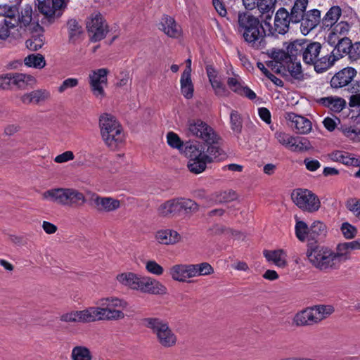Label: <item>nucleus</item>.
I'll return each instance as SVG.
<instances>
[{
    "label": "nucleus",
    "mask_w": 360,
    "mask_h": 360,
    "mask_svg": "<svg viewBox=\"0 0 360 360\" xmlns=\"http://www.w3.org/2000/svg\"><path fill=\"white\" fill-rule=\"evenodd\" d=\"M243 120L241 114L232 110L230 113L231 129L236 134H240L242 132Z\"/></svg>",
    "instance_id": "nucleus-43"
},
{
    "label": "nucleus",
    "mask_w": 360,
    "mask_h": 360,
    "mask_svg": "<svg viewBox=\"0 0 360 360\" xmlns=\"http://www.w3.org/2000/svg\"><path fill=\"white\" fill-rule=\"evenodd\" d=\"M340 229L343 236L347 239H352L354 238L357 233L356 227L351 225L348 222L342 224Z\"/></svg>",
    "instance_id": "nucleus-57"
},
{
    "label": "nucleus",
    "mask_w": 360,
    "mask_h": 360,
    "mask_svg": "<svg viewBox=\"0 0 360 360\" xmlns=\"http://www.w3.org/2000/svg\"><path fill=\"white\" fill-rule=\"evenodd\" d=\"M192 269L194 277L200 276H208L214 273L213 267L207 262L200 264H192Z\"/></svg>",
    "instance_id": "nucleus-47"
},
{
    "label": "nucleus",
    "mask_w": 360,
    "mask_h": 360,
    "mask_svg": "<svg viewBox=\"0 0 360 360\" xmlns=\"http://www.w3.org/2000/svg\"><path fill=\"white\" fill-rule=\"evenodd\" d=\"M284 117L288 122V125L297 134H307L311 130V121L304 116L290 112H285Z\"/></svg>",
    "instance_id": "nucleus-16"
},
{
    "label": "nucleus",
    "mask_w": 360,
    "mask_h": 360,
    "mask_svg": "<svg viewBox=\"0 0 360 360\" xmlns=\"http://www.w3.org/2000/svg\"><path fill=\"white\" fill-rule=\"evenodd\" d=\"M276 0H258L257 8L262 14H267L271 17L275 8Z\"/></svg>",
    "instance_id": "nucleus-50"
},
{
    "label": "nucleus",
    "mask_w": 360,
    "mask_h": 360,
    "mask_svg": "<svg viewBox=\"0 0 360 360\" xmlns=\"http://www.w3.org/2000/svg\"><path fill=\"white\" fill-rule=\"evenodd\" d=\"M160 30L171 38H178L181 34V27L176 23L174 18L165 15L160 22Z\"/></svg>",
    "instance_id": "nucleus-20"
},
{
    "label": "nucleus",
    "mask_w": 360,
    "mask_h": 360,
    "mask_svg": "<svg viewBox=\"0 0 360 360\" xmlns=\"http://www.w3.org/2000/svg\"><path fill=\"white\" fill-rule=\"evenodd\" d=\"M326 233V225L320 221H314L309 227V241L308 243L316 242L321 236H323Z\"/></svg>",
    "instance_id": "nucleus-37"
},
{
    "label": "nucleus",
    "mask_w": 360,
    "mask_h": 360,
    "mask_svg": "<svg viewBox=\"0 0 360 360\" xmlns=\"http://www.w3.org/2000/svg\"><path fill=\"white\" fill-rule=\"evenodd\" d=\"M19 13L20 10L15 4H0V16L4 18L3 20L15 21L18 20Z\"/></svg>",
    "instance_id": "nucleus-36"
},
{
    "label": "nucleus",
    "mask_w": 360,
    "mask_h": 360,
    "mask_svg": "<svg viewBox=\"0 0 360 360\" xmlns=\"http://www.w3.org/2000/svg\"><path fill=\"white\" fill-rule=\"evenodd\" d=\"M346 207L349 210L355 213L360 219V200L349 199L347 201Z\"/></svg>",
    "instance_id": "nucleus-62"
},
{
    "label": "nucleus",
    "mask_w": 360,
    "mask_h": 360,
    "mask_svg": "<svg viewBox=\"0 0 360 360\" xmlns=\"http://www.w3.org/2000/svg\"><path fill=\"white\" fill-rule=\"evenodd\" d=\"M26 46L31 51H37L41 49L44 44V37L43 34L32 36L25 42Z\"/></svg>",
    "instance_id": "nucleus-52"
},
{
    "label": "nucleus",
    "mask_w": 360,
    "mask_h": 360,
    "mask_svg": "<svg viewBox=\"0 0 360 360\" xmlns=\"http://www.w3.org/2000/svg\"><path fill=\"white\" fill-rule=\"evenodd\" d=\"M238 24L239 32L250 46L255 49L266 47L268 30H266L264 22L252 14L243 12L238 13Z\"/></svg>",
    "instance_id": "nucleus-2"
},
{
    "label": "nucleus",
    "mask_w": 360,
    "mask_h": 360,
    "mask_svg": "<svg viewBox=\"0 0 360 360\" xmlns=\"http://www.w3.org/2000/svg\"><path fill=\"white\" fill-rule=\"evenodd\" d=\"M169 274L173 280L179 282L191 283L192 281L187 279L194 277L192 264L174 265L171 267Z\"/></svg>",
    "instance_id": "nucleus-21"
},
{
    "label": "nucleus",
    "mask_w": 360,
    "mask_h": 360,
    "mask_svg": "<svg viewBox=\"0 0 360 360\" xmlns=\"http://www.w3.org/2000/svg\"><path fill=\"white\" fill-rule=\"evenodd\" d=\"M206 148L207 146L205 145L200 146V148L197 145H187L185 148V153L186 155L189 156L191 159L195 158V156H201L203 155H206Z\"/></svg>",
    "instance_id": "nucleus-51"
},
{
    "label": "nucleus",
    "mask_w": 360,
    "mask_h": 360,
    "mask_svg": "<svg viewBox=\"0 0 360 360\" xmlns=\"http://www.w3.org/2000/svg\"><path fill=\"white\" fill-rule=\"evenodd\" d=\"M305 41L295 40L289 43L286 46V52L290 56V60H296V57L302 55Z\"/></svg>",
    "instance_id": "nucleus-42"
},
{
    "label": "nucleus",
    "mask_w": 360,
    "mask_h": 360,
    "mask_svg": "<svg viewBox=\"0 0 360 360\" xmlns=\"http://www.w3.org/2000/svg\"><path fill=\"white\" fill-rule=\"evenodd\" d=\"M13 75V85L18 88H32L36 82L35 78L30 75L14 73Z\"/></svg>",
    "instance_id": "nucleus-35"
},
{
    "label": "nucleus",
    "mask_w": 360,
    "mask_h": 360,
    "mask_svg": "<svg viewBox=\"0 0 360 360\" xmlns=\"http://www.w3.org/2000/svg\"><path fill=\"white\" fill-rule=\"evenodd\" d=\"M329 158L334 162H339L347 166L360 167V158L346 151L335 150L328 154Z\"/></svg>",
    "instance_id": "nucleus-25"
},
{
    "label": "nucleus",
    "mask_w": 360,
    "mask_h": 360,
    "mask_svg": "<svg viewBox=\"0 0 360 360\" xmlns=\"http://www.w3.org/2000/svg\"><path fill=\"white\" fill-rule=\"evenodd\" d=\"M336 60H338L332 53H330V55L321 57L319 59L317 58L313 64L314 70L317 73H321L333 66Z\"/></svg>",
    "instance_id": "nucleus-38"
},
{
    "label": "nucleus",
    "mask_w": 360,
    "mask_h": 360,
    "mask_svg": "<svg viewBox=\"0 0 360 360\" xmlns=\"http://www.w3.org/2000/svg\"><path fill=\"white\" fill-rule=\"evenodd\" d=\"M290 13L284 8H280L276 13L274 26L269 22L264 21V26L268 29V36L277 37L278 34L284 35L289 30Z\"/></svg>",
    "instance_id": "nucleus-11"
},
{
    "label": "nucleus",
    "mask_w": 360,
    "mask_h": 360,
    "mask_svg": "<svg viewBox=\"0 0 360 360\" xmlns=\"http://www.w3.org/2000/svg\"><path fill=\"white\" fill-rule=\"evenodd\" d=\"M338 129L341 131L345 136L352 140L356 139L359 135H360V130L357 131L356 129L351 127L342 125Z\"/></svg>",
    "instance_id": "nucleus-60"
},
{
    "label": "nucleus",
    "mask_w": 360,
    "mask_h": 360,
    "mask_svg": "<svg viewBox=\"0 0 360 360\" xmlns=\"http://www.w3.org/2000/svg\"><path fill=\"white\" fill-rule=\"evenodd\" d=\"M342 14V10L338 6H332L326 13L322 20V25L324 29L331 28L337 24L338 20Z\"/></svg>",
    "instance_id": "nucleus-32"
},
{
    "label": "nucleus",
    "mask_w": 360,
    "mask_h": 360,
    "mask_svg": "<svg viewBox=\"0 0 360 360\" xmlns=\"http://www.w3.org/2000/svg\"><path fill=\"white\" fill-rule=\"evenodd\" d=\"M318 103L330 108L335 112H340L346 105V102L344 99L333 96L321 98L318 100Z\"/></svg>",
    "instance_id": "nucleus-33"
},
{
    "label": "nucleus",
    "mask_w": 360,
    "mask_h": 360,
    "mask_svg": "<svg viewBox=\"0 0 360 360\" xmlns=\"http://www.w3.org/2000/svg\"><path fill=\"white\" fill-rule=\"evenodd\" d=\"M167 141L168 145L173 148L181 149L183 147V141L179 136L173 131H169L167 134Z\"/></svg>",
    "instance_id": "nucleus-56"
},
{
    "label": "nucleus",
    "mask_w": 360,
    "mask_h": 360,
    "mask_svg": "<svg viewBox=\"0 0 360 360\" xmlns=\"http://www.w3.org/2000/svg\"><path fill=\"white\" fill-rule=\"evenodd\" d=\"M351 28L350 25L345 21H340L329 30L330 32L326 37L328 44H334L343 38H347V35Z\"/></svg>",
    "instance_id": "nucleus-22"
},
{
    "label": "nucleus",
    "mask_w": 360,
    "mask_h": 360,
    "mask_svg": "<svg viewBox=\"0 0 360 360\" xmlns=\"http://www.w3.org/2000/svg\"><path fill=\"white\" fill-rule=\"evenodd\" d=\"M139 290L143 293L156 295H164L167 292V289L163 284L159 281L148 276L141 277Z\"/></svg>",
    "instance_id": "nucleus-17"
},
{
    "label": "nucleus",
    "mask_w": 360,
    "mask_h": 360,
    "mask_svg": "<svg viewBox=\"0 0 360 360\" xmlns=\"http://www.w3.org/2000/svg\"><path fill=\"white\" fill-rule=\"evenodd\" d=\"M49 96V91H30L21 96L20 100L26 105L39 104L47 100Z\"/></svg>",
    "instance_id": "nucleus-30"
},
{
    "label": "nucleus",
    "mask_w": 360,
    "mask_h": 360,
    "mask_svg": "<svg viewBox=\"0 0 360 360\" xmlns=\"http://www.w3.org/2000/svg\"><path fill=\"white\" fill-rule=\"evenodd\" d=\"M304 15L305 12L297 9H295V6H293L291 9V13L290 14V19L292 22L297 23L300 22L301 20L303 19Z\"/></svg>",
    "instance_id": "nucleus-63"
},
{
    "label": "nucleus",
    "mask_w": 360,
    "mask_h": 360,
    "mask_svg": "<svg viewBox=\"0 0 360 360\" xmlns=\"http://www.w3.org/2000/svg\"><path fill=\"white\" fill-rule=\"evenodd\" d=\"M206 155L195 156L188 162L187 167L189 171L193 174H198L204 172L207 168V164L218 162L221 160L220 156L224 153L219 152L214 147L206 148Z\"/></svg>",
    "instance_id": "nucleus-10"
},
{
    "label": "nucleus",
    "mask_w": 360,
    "mask_h": 360,
    "mask_svg": "<svg viewBox=\"0 0 360 360\" xmlns=\"http://www.w3.org/2000/svg\"><path fill=\"white\" fill-rule=\"evenodd\" d=\"M227 84L229 88L233 90H251L248 86H245L243 82L240 77L237 75H233V77H229Z\"/></svg>",
    "instance_id": "nucleus-53"
},
{
    "label": "nucleus",
    "mask_w": 360,
    "mask_h": 360,
    "mask_svg": "<svg viewBox=\"0 0 360 360\" xmlns=\"http://www.w3.org/2000/svg\"><path fill=\"white\" fill-rule=\"evenodd\" d=\"M71 358L72 360H91L92 355L87 347L76 346L72 350Z\"/></svg>",
    "instance_id": "nucleus-45"
},
{
    "label": "nucleus",
    "mask_w": 360,
    "mask_h": 360,
    "mask_svg": "<svg viewBox=\"0 0 360 360\" xmlns=\"http://www.w3.org/2000/svg\"><path fill=\"white\" fill-rule=\"evenodd\" d=\"M316 323L327 318L334 311V308L331 305H316L311 307Z\"/></svg>",
    "instance_id": "nucleus-41"
},
{
    "label": "nucleus",
    "mask_w": 360,
    "mask_h": 360,
    "mask_svg": "<svg viewBox=\"0 0 360 360\" xmlns=\"http://www.w3.org/2000/svg\"><path fill=\"white\" fill-rule=\"evenodd\" d=\"M89 315V308L84 310L75 311V323H90L91 319Z\"/></svg>",
    "instance_id": "nucleus-59"
},
{
    "label": "nucleus",
    "mask_w": 360,
    "mask_h": 360,
    "mask_svg": "<svg viewBox=\"0 0 360 360\" xmlns=\"http://www.w3.org/2000/svg\"><path fill=\"white\" fill-rule=\"evenodd\" d=\"M87 31L94 41L103 39L108 32V25L101 13H94L86 22Z\"/></svg>",
    "instance_id": "nucleus-13"
},
{
    "label": "nucleus",
    "mask_w": 360,
    "mask_h": 360,
    "mask_svg": "<svg viewBox=\"0 0 360 360\" xmlns=\"http://www.w3.org/2000/svg\"><path fill=\"white\" fill-rule=\"evenodd\" d=\"M155 237L159 243L165 245L175 244L181 239L178 232L172 229L158 231Z\"/></svg>",
    "instance_id": "nucleus-31"
},
{
    "label": "nucleus",
    "mask_w": 360,
    "mask_h": 360,
    "mask_svg": "<svg viewBox=\"0 0 360 360\" xmlns=\"http://www.w3.org/2000/svg\"><path fill=\"white\" fill-rule=\"evenodd\" d=\"M24 63L29 68L41 69L46 65V60L41 54L32 53L25 58Z\"/></svg>",
    "instance_id": "nucleus-40"
},
{
    "label": "nucleus",
    "mask_w": 360,
    "mask_h": 360,
    "mask_svg": "<svg viewBox=\"0 0 360 360\" xmlns=\"http://www.w3.org/2000/svg\"><path fill=\"white\" fill-rule=\"evenodd\" d=\"M275 138L279 143L285 146L289 150L290 144L291 145L292 140H294V136L283 131H277L275 133Z\"/></svg>",
    "instance_id": "nucleus-55"
},
{
    "label": "nucleus",
    "mask_w": 360,
    "mask_h": 360,
    "mask_svg": "<svg viewBox=\"0 0 360 360\" xmlns=\"http://www.w3.org/2000/svg\"><path fill=\"white\" fill-rule=\"evenodd\" d=\"M188 129L191 135L202 140L207 148L214 147L219 152L224 153L221 148V136L206 122L201 120H189Z\"/></svg>",
    "instance_id": "nucleus-7"
},
{
    "label": "nucleus",
    "mask_w": 360,
    "mask_h": 360,
    "mask_svg": "<svg viewBox=\"0 0 360 360\" xmlns=\"http://www.w3.org/2000/svg\"><path fill=\"white\" fill-rule=\"evenodd\" d=\"M264 255L269 262H273L280 268H284L287 266L286 255L283 250H264Z\"/></svg>",
    "instance_id": "nucleus-34"
},
{
    "label": "nucleus",
    "mask_w": 360,
    "mask_h": 360,
    "mask_svg": "<svg viewBox=\"0 0 360 360\" xmlns=\"http://www.w3.org/2000/svg\"><path fill=\"white\" fill-rule=\"evenodd\" d=\"M349 252V245L347 243H340L337 246V252H334L333 255L338 256L339 266L342 262L346 261L348 259L347 255Z\"/></svg>",
    "instance_id": "nucleus-54"
},
{
    "label": "nucleus",
    "mask_w": 360,
    "mask_h": 360,
    "mask_svg": "<svg viewBox=\"0 0 360 360\" xmlns=\"http://www.w3.org/2000/svg\"><path fill=\"white\" fill-rule=\"evenodd\" d=\"M356 75V70L354 68H345L331 77L330 86L334 89L343 88L350 84Z\"/></svg>",
    "instance_id": "nucleus-18"
},
{
    "label": "nucleus",
    "mask_w": 360,
    "mask_h": 360,
    "mask_svg": "<svg viewBox=\"0 0 360 360\" xmlns=\"http://www.w3.org/2000/svg\"><path fill=\"white\" fill-rule=\"evenodd\" d=\"M321 20V12L317 9L311 10L306 13L301 20V31L304 34H307L315 28Z\"/></svg>",
    "instance_id": "nucleus-24"
},
{
    "label": "nucleus",
    "mask_w": 360,
    "mask_h": 360,
    "mask_svg": "<svg viewBox=\"0 0 360 360\" xmlns=\"http://www.w3.org/2000/svg\"><path fill=\"white\" fill-rule=\"evenodd\" d=\"M117 281L123 285L127 286L132 290H139V283L141 277L134 273H122L117 276Z\"/></svg>",
    "instance_id": "nucleus-29"
},
{
    "label": "nucleus",
    "mask_w": 360,
    "mask_h": 360,
    "mask_svg": "<svg viewBox=\"0 0 360 360\" xmlns=\"http://www.w3.org/2000/svg\"><path fill=\"white\" fill-rule=\"evenodd\" d=\"M36 28L41 29V27L34 17L32 6L25 4L20 8L18 20L0 21V40L17 39L26 31Z\"/></svg>",
    "instance_id": "nucleus-1"
},
{
    "label": "nucleus",
    "mask_w": 360,
    "mask_h": 360,
    "mask_svg": "<svg viewBox=\"0 0 360 360\" xmlns=\"http://www.w3.org/2000/svg\"><path fill=\"white\" fill-rule=\"evenodd\" d=\"M10 87H13V75L8 73L0 75V89L5 90Z\"/></svg>",
    "instance_id": "nucleus-61"
},
{
    "label": "nucleus",
    "mask_w": 360,
    "mask_h": 360,
    "mask_svg": "<svg viewBox=\"0 0 360 360\" xmlns=\"http://www.w3.org/2000/svg\"><path fill=\"white\" fill-rule=\"evenodd\" d=\"M309 228L307 224L296 217L295 234L297 238L300 241H304L306 239L309 240Z\"/></svg>",
    "instance_id": "nucleus-48"
},
{
    "label": "nucleus",
    "mask_w": 360,
    "mask_h": 360,
    "mask_svg": "<svg viewBox=\"0 0 360 360\" xmlns=\"http://www.w3.org/2000/svg\"><path fill=\"white\" fill-rule=\"evenodd\" d=\"M291 198L293 202L304 211L314 212L321 207V202L317 195L307 189L294 190Z\"/></svg>",
    "instance_id": "nucleus-9"
},
{
    "label": "nucleus",
    "mask_w": 360,
    "mask_h": 360,
    "mask_svg": "<svg viewBox=\"0 0 360 360\" xmlns=\"http://www.w3.org/2000/svg\"><path fill=\"white\" fill-rule=\"evenodd\" d=\"M78 83L79 80L77 78H68L63 82L58 90H67L68 89L75 88L78 85Z\"/></svg>",
    "instance_id": "nucleus-64"
},
{
    "label": "nucleus",
    "mask_w": 360,
    "mask_h": 360,
    "mask_svg": "<svg viewBox=\"0 0 360 360\" xmlns=\"http://www.w3.org/2000/svg\"><path fill=\"white\" fill-rule=\"evenodd\" d=\"M89 316L91 322L96 321L106 320L108 317V307L105 308L102 307H89Z\"/></svg>",
    "instance_id": "nucleus-49"
},
{
    "label": "nucleus",
    "mask_w": 360,
    "mask_h": 360,
    "mask_svg": "<svg viewBox=\"0 0 360 360\" xmlns=\"http://www.w3.org/2000/svg\"><path fill=\"white\" fill-rule=\"evenodd\" d=\"M276 72L292 84L300 83L309 77L303 72L300 62L297 60H291L285 66H281V68H276Z\"/></svg>",
    "instance_id": "nucleus-12"
},
{
    "label": "nucleus",
    "mask_w": 360,
    "mask_h": 360,
    "mask_svg": "<svg viewBox=\"0 0 360 360\" xmlns=\"http://www.w3.org/2000/svg\"><path fill=\"white\" fill-rule=\"evenodd\" d=\"M313 309L307 307L297 312L293 318V323L297 326H307L316 324Z\"/></svg>",
    "instance_id": "nucleus-27"
},
{
    "label": "nucleus",
    "mask_w": 360,
    "mask_h": 360,
    "mask_svg": "<svg viewBox=\"0 0 360 360\" xmlns=\"http://www.w3.org/2000/svg\"><path fill=\"white\" fill-rule=\"evenodd\" d=\"M89 204L98 212H111L120 207V201L111 197H102L93 193Z\"/></svg>",
    "instance_id": "nucleus-14"
},
{
    "label": "nucleus",
    "mask_w": 360,
    "mask_h": 360,
    "mask_svg": "<svg viewBox=\"0 0 360 360\" xmlns=\"http://www.w3.org/2000/svg\"><path fill=\"white\" fill-rule=\"evenodd\" d=\"M206 72L212 88L214 90L221 89L222 82L218 71L212 65H208L206 67Z\"/></svg>",
    "instance_id": "nucleus-44"
},
{
    "label": "nucleus",
    "mask_w": 360,
    "mask_h": 360,
    "mask_svg": "<svg viewBox=\"0 0 360 360\" xmlns=\"http://www.w3.org/2000/svg\"><path fill=\"white\" fill-rule=\"evenodd\" d=\"M69 38L72 41H77L82 33V28L75 19H70L67 23Z\"/></svg>",
    "instance_id": "nucleus-46"
},
{
    "label": "nucleus",
    "mask_w": 360,
    "mask_h": 360,
    "mask_svg": "<svg viewBox=\"0 0 360 360\" xmlns=\"http://www.w3.org/2000/svg\"><path fill=\"white\" fill-rule=\"evenodd\" d=\"M42 195L44 199L71 208L81 207L86 202L84 194L73 188H52L46 191Z\"/></svg>",
    "instance_id": "nucleus-4"
},
{
    "label": "nucleus",
    "mask_w": 360,
    "mask_h": 360,
    "mask_svg": "<svg viewBox=\"0 0 360 360\" xmlns=\"http://www.w3.org/2000/svg\"><path fill=\"white\" fill-rule=\"evenodd\" d=\"M321 45L319 42H304L302 60L306 64L313 65L320 53Z\"/></svg>",
    "instance_id": "nucleus-26"
},
{
    "label": "nucleus",
    "mask_w": 360,
    "mask_h": 360,
    "mask_svg": "<svg viewBox=\"0 0 360 360\" xmlns=\"http://www.w3.org/2000/svg\"><path fill=\"white\" fill-rule=\"evenodd\" d=\"M199 210V205L194 200L186 198H176L166 201L158 208L162 216H191Z\"/></svg>",
    "instance_id": "nucleus-8"
},
{
    "label": "nucleus",
    "mask_w": 360,
    "mask_h": 360,
    "mask_svg": "<svg viewBox=\"0 0 360 360\" xmlns=\"http://www.w3.org/2000/svg\"><path fill=\"white\" fill-rule=\"evenodd\" d=\"M146 269L149 273L157 276H160L164 272L163 267L154 260L148 261L146 264Z\"/></svg>",
    "instance_id": "nucleus-58"
},
{
    "label": "nucleus",
    "mask_w": 360,
    "mask_h": 360,
    "mask_svg": "<svg viewBox=\"0 0 360 360\" xmlns=\"http://www.w3.org/2000/svg\"><path fill=\"white\" fill-rule=\"evenodd\" d=\"M333 46V50L331 53L336 58L337 60L342 58L345 55L349 54L350 56V51L352 49V41L348 38H343L337 41L334 44H328Z\"/></svg>",
    "instance_id": "nucleus-28"
},
{
    "label": "nucleus",
    "mask_w": 360,
    "mask_h": 360,
    "mask_svg": "<svg viewBox=\"0 0 360 360\" xmlns=\"http://www.w3.org/2000/svg\"><path fill=\"white\" fill-rule=\"evenodd\" d=\"M266 53L271 59L269 65L271 66L275 72H276V68H281V66H285L291 61L289 55L283 49H271L268 50Z\"/></svg>",
    "instance_id": "nucleus-23"
},
{
    "label": "nucleus",
    "mask_w": 360,
    "mask_h": 360,
    "mask_svg": "<svg viewBox=\"0 0 360 360\" xmlns=\"http://www.w3.org/2000/svg\"><path fill=\"white\" fill-rule=\"evenodd\" d=\"M109 71L107 68H99L91 70L88 76V82L91 90H104L108 85V75Z\"/></svg>",
    "instance_id": "nucleus-19"
},
{
    "label": "nucleus",
    "mask_w": 360,
    "mask_h": 360,
    "mask_svg": "<svg viewBox=\"0 0 360 360\" xmlns=\"http://www.w3.org/2000/svg\"><path fill=\"white\" fill-rule=\"evenodd\" d=\"M143 325L155 335L158 342L165 348L176 345L177 336L169 326V323L158 317H148L142 319Z\"/></svg>",
    "instance_id": "nucleus-5"
},
{
    "label": "nucleus",
    "mask_w": 360,
    "mask_h": 360,
    "mask_svg": "<svg viewBox=\"0 0 360 360\" xmlns=\"http://www.w3.org/2000/svg\"><path fill=\"white\" fill-rule=\"evenodd\" d=\"M101 134L105 144L115 149L124 140L123 129L117 119L109 114H104L99 120Z\"/></svg>",
    "instance_id": "nucleus-6"
},
{
    "label": "nucleus",
    "mask_w": 360,
    "mask_h": 360,
    "mask_svg": "<svg viewBox=\"0 0 360 360\" xmlns=\"http://www.w3.org/2000/svg\"><path fill=\"white\" fill-rule=\"evenodd\" d=\"M306 255L310 263L321 271L339 268L338 256L334 255L330 248L316 242L307 243Z\"/></svg>",
    "instance_id": "nucleus-3"
},
{
    "label": "nucleus",
    "mask_w": 360,
    "mask_h": 360,
    "mask_svg": "<svg viewBox=\"0 0 360 360\" xmlns=\"http://www.w3.org/2000/svg\"><path fill=\"white\" fill-rule=\"evenodd\" d=\"M289 150L295 153L306 152L312 148L310 141L304 137L294 136Z\"/></svg>",
    "instance_id": "nucleus-39"
},
{
    "label": "nucleus",
    "mask_w": 360,
    "mask_h": 360,
    "mask_svg": "<svg viewBox=\"0 0 360 360\" xmlns=\"http://www.w3.org/2000/svg\"><path fill=\"white\" fill-rule=\"evenodd\" d=\"M39 11L45 15L49 22L59 18L60 9L65 6V0H37Z\"/></svg>",
    "instance_id": "nucleus-15"
}]
</instances>
